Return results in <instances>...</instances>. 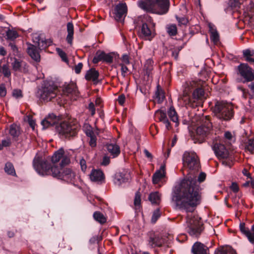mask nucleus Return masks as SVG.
<instances>
[{"mask_svg":"<svg viewBox=\"0 0 254 254\" xmlns=\"http://www.w3.org/2000/svg\"><path fill=\"white\" fill-rule=\"evenodd\" d=\"M155 116L157 119L161 122L164 121L167 119L166 114L162 110H158L155 112Z\"/></svg>","mask_w":254,"mask_h":254,"instance_id":"nucleus-40","label":"nucleus"},{"mask_svg":"<svg viewBox=\"0 0 254 254\" xmlns=\"http://www.w3.org/2000/svg\"><path fill=\"white\" fill-rule=\"evenodd\" d=\"M126 97L124 94L120 95L118 98V101L121 105H123L125 102Z\"/></svg>","mask_w":254,"mask_h":254,"instance_id":"nucleus-60","label":"nucleus"},{"mask_svg":"<svg viewBox=\"0 0 254 254\" xmlns=\"http://www.w3.org/2000/svg\"><path fill=\"white\" fill-rule=\"evenodd\" d=\"M209 32L210 34V38L214 44H217L219 41V35L215 26L212 24H209Z\"/></svg>","mask_w":254,"mask_h":254,"instance_id":"nucleus-25","label":"nucleus"},{"mask_svg":"<svg viewBox=\"0 0 254 254\" xmlns=\"http://www.w3.org/2000/svg\"><path fill=\"white\" fill-rule=\"evenodd\" d=\"M56 117L54 115H50L41 122L43 129H45L51 126L56 125Z\"/></svg>","mask_w":254,"mask_h":254,"instance_id":"nucleus-22","label":"nucleus"},{"mask_svg":"<svg viewBox=\"0 0 254 254\" xmlns=\"http://www.w3.org/2000/svg\"><path fill=\"white\" fill-rule=\"evenodd\" d=\"M38 46L39 48L45 49L49 45L47 44V42L46 41H44L43 40L39 39L37 41Z\"/></svg>","mask_w":254,"mask_h":254,"instance_id":"nucleus-47","label":"nucleus"},{"mask_svg":"<svg viewBox=\"0 0 254 254\" xmlns=\"http://www.w3.org/2000/svg\"><path fill=\"white\" fill-rule=\"evenodd\" d=\"M63 93L67 96L71 94L77 97L78 96L79 92L76 85L74 83H71L64 87Z\"/></svg>","mask_w":254,"mask_h":254,"instance_id":"nucleus-20","label":"nucleus"},{"mask_svg":"<svg viewBox=\"0 0 254 254\" xmlns=\"http://www.w3.org/2000/svg\"><path fill=\"white\" fill-rule=\"evenodd\" d=\"M239 72L247 81L254 79V70L247 64H241L238 67Z\"/></svg>","mask_w":254,"mask_h":254,"instance_id":"nucleus-13","label":"nucleus"},{"mask_svg":"<svg viewBox=\"0 0 254 254\" xmlns=\"http://www.w3.org/2000/svg\"><path fill=\"white\" fill-rule=\"evenodd\" d=\"M179 23L180 24L186 25L188 23V19L185 17L177 18Z\"/></svg>","mask_w":254,"mask_h":254,"instance_id":"nucleus-61","label":"nucleus"},{"mask_svg":"<svg viewBox=\"0 0 254 254\" xmlns=\"http://www.w3.org/2000/svg\"><path fill=\"white\" fill-rule=\"evenodd\" d=\"M206 179V174L204 172H201L200 174L199 175L198 177V180L197 181H196L197 183H201L203 182ZM197 185L199 186L198 183H197Z\"/></svg>","mask_w":254,"mask_h":254,"instance_id":"nucleus-51","label":"nucleus"},{"mask_svg":"<svg viewBox=\"0 0 254 254\" xmlns=\"http://www.w3.org/2000/svg\"><path fill=\"white\" fill-rule=\"evenodd\" d=\"M11 65L14 71L23 74L29 72V65L26 62L16 58H11Z\"/></svg>","mask_w":254,"mask_h":254,"instance_id":"nucleus-12","label":"nucleus"},{"mask_svg":"<svg viewBox=\"0 0 254 254\" xmlns=\"http://www.w3.org/2000/svg\"><path fill=\"white\" fill-rule=\"evenodd\" d=\"M67 35L66 37V41L70 45H72L73 39L74 27L73 23L71 22L67 23Z\"/></svg>","mask_w":254,"mask_h":254,"instance_id":"nucleus-27","label":"nucleus"},{"mask_svg":"<svg viewBox=\"0 0 254 254\" xmlns=\"http://www.w3.org/2000/svg\"><path fill=\"white\" fill-rule=\"evenodd\" d=\"M148 245L152 248L162 247L165 243V239L154 232L148 233Z\"/></svg>","mask_w":254,"mask_h":254,"instance_id":"nucleus-14","label":"nucleus"},{"mask_svg":"<svg viewBox=\"0 0 254 254\" xmlns=\"http://www.w3.org/2000/svg\"><path fill=\"white\" fill-rule=\"evenodd\" d=\"M83 64L81 63H78L74 67V70L76 73L79 74L81 72V70L82 68Z\"/></svg>","mask_w":254,"mask_h":254,"instance_id":"nucleus-54","label":"nucleus"},{"mask_svg":"<svg viewBox=\"0 0 254 254\" xmlns=\"http://www.w3.org/2000/svg\"><path fill=\"white\" fill-rule=\"evenodd\" d=\"M5 33L6 34L7 39L9 40H13L18 37V34L17 31L13 29H9L5 31Z\"/></svg>","mask_w":254,"mask_h":254,"instance_id":"nucleus-39","label":"nucleus"},{"mask_svg":"<svg viewBox=\"0 0 254 254\" xmlns=\"http://www.w3.org/2000/svg\"><path fill=\"white\" fill-rule=\"evenodd\" d=\"M130 174L127 171L123 172L120 173L119 175H117L116 182H115V183L120 185L123 183L127 182L130 179Z\"/></svg>","mask_w":254,"mask_h":254,"instance_id":"nucleus-28","label":"nucleus"},{"mask_svg":"<svg viewBox=\"0 0 254 254\" xmlns=\"http://www.w3.org/2000/svg\"><path fill=\"white\" fill-rule=\"evenodd\" d=\"M33 165L36 172L42 176H52L66 181H71L75 177L74 173L70 169H66L62 172L63 167L52 166L39 157L34 158Z\"/></svg>","mask_w":254,"mask_h":254,"instance_id":"nucleus-2","label":"nucleus"},{"mask_svg":"<svg viewBox=\"0 0 254 254\" xmlns=\"http://www.w3.org/2000/svg\"><path fill=\"white\" fill-rule=\"evenodd\" d=\"M188 232L191 236H198L203 230V223L198 217H193L187 221Z\"/></svg>","mask_w":254,"mask_h":254,"instance_id":"nucleus-9","label":"nucleus"},{"mask_svg":"<svg viewBox=\"0 0 254 254\" xmlns=\"http://www.w3.org/2000/svg\"><path fill=\"white\" fill-rule=\"evenodd\" d=\"M90 178L93 182H101L104 180L105 176L101 170L94 169L90 174Z\"/></svg>","mask_w":254,"mask_h":254,"instance_id":"nucleus-19","label":"nucleus"},{"mask_svg":"<svg viewBox=\"0 0 254 254\" xmlns=\"http://www.w3.org/2000/svg\"><path fill=\"white\" fill-rule=\"evenodd\" d=\"M213 112L217 118L224 121L230 120L233 116L232 105L223 101L215 102Z\"/></svg>","mask_w":254,"mask_h":254,"instance_id":"nucleus-5","label":"nucleus"},{"mask_svg":"<svg viewBox=\"0 0 254 254\" xmlns=\"http://www.w3.org/2000/svg\"><path fill=\"white\" fill-rule=\"evenodd\" d=\"M88 109L89 111L91 112V115L93 116L95 113V108L93 103L91 102L89 103L88 106Z\"/></svg>","mask_w":254,"mask_h":254,"instance_id":"nucleus-57","label":"nucleus"},{"mask_svg":"<svg viewBox=\"0 0 254 254\" xmlns=\"http://www.w3.org/2000/svg\"><path fill=\"white\" fill-rule=\"evenodd\" d=\"M9 133L13 138H17L20 134V128L16 125L12 124L10 126Z\"/></svg>","mask_w":254,"mask_h":254,"instance_id":"nucleus-35","label":"nucleus"},{"mask_svg":"<svg viewBox=\"0 0 254 254\" xmlns=\"http://www.w3.org/2000/svg\"><path fill=\"white\" fill-rule=\"evenodd\" d=\"M142 9L158 14H166L170 7L169 0H145L139 2Z\"/></svg>","mask_w":254,"mask_h":254,"instance_id":"nucleus-3","label":"nucleus"},{"mask_svg":"<svg viewBox=\"0 0 254 254\" xmlns=\"http://www.w3.org/2000/svg\"><path fill=\"white\" fill-rule=\"evenodd\" d=\"M168 115L171 120L175 123V126L179 125L178 116L174 107L171 106L168 111Z\"/></svg>","mask_w":254,"mask_h":254,"instance_id":"nucleus-30","label":"nucleus"},{"mask_svg":"<svg viewBox=\"0 0 254 254\" xmlns=\"http://www.w3.org/2000/svg\"><path fill=\"white\" fill-rule=\"evenodd\" d=\"M245 150L250 153L254 154V139L250 138L245 143Z\"/></svg>","mask_w":254,"mask_h":254,"instance_id":"nucleus-37","label":"nucleus"},{"mask_svg":"<svg viewBox=\"0 0 254 254\" xmlns=\"http://www.w3.org/2000/svg\"><path fill=\"white\" fill-rule=\"evenodd\" d=\"M217 254H236V253L232 248L226 247L219 250Z\"/></svg>","mask_w":254,"mask_h":254,"instance_id":"nucleus-41","label":"nucleus"},{"mask_svg":"<svg viewBox=\"0 0 254 254\" xmlns=\"http://www.w3.org/2000/svg\"><path fill=\"white\" fill-rule=\"evenodd\" d=\"M127 12V6L125 3H120L116 5L114 17L116 21L122 22Z\"/></svg>","mask_w":254,"mask_h":254,"instance_id":"nucleus-16","label":"nucleus"},{"mask_svg":"<svg viewBox=\"0 0 254 254\" xmlns=\"http://www.w3.org/2000/svg\"><path fill=\"white\" fill-rule=\"evenodd\" d=\"M120 65L121 66L122 75L124 77H125L126 73L128 71V68L127 67L126 64H120Z\"/></svg>","mask_w":254,"mask_h":254,"instance_id":"nucleus-50","label":"nucleus"},{"mask_svg":"<svg viewBox=\"0 0 254 254\" xmlns=\"http://www.w3.org/2000/svg\"><path fill=\"white\" fill-rule=\"evenodd\" d=\"M212 129V123L207 117L202 121V124L196 129V135L200 142H202L205 137L209 135Z\"/></svg>","mask_w":254,"mask_h":254,"instance_id":"nucleus-10","label":"nucleus"},{"mask_svg":"<svg viewBox=\"0 0 254 254\" xmlns=\"http://www.w3.org/2000/svg\"><path fill=\"white\" fill-rule=\"evenodd\" d=\"M27 52L29 56L34 61L39 62L40 61V55L37 47L30 45L27 49Z\"/></svg>","mask_w":254,"mask_h":254,"instance_id":"nucleus-21","label":"nucleus"},{"mask_svg":"<svg viewBox=\"0 0 254 254\" xmlns=\"http://www.w3.org/2000/svg\"><path fill=\"white\" fill-rule=\"evenodd\" d=\"M6 94V90L5 85L3 84L0 85V96L4 97Z\"/></svg>","mask_w":254,"mask_h":254,"instance_id":"nucleus-52","label":"nucleus"},{"mask_svg":"<svg viewBox=\"0 0 254 254\" xmlns=\"http://www.w3.org/2000/svg\"><path fill=\"white\" fill-rule=\"evenodd\" d=\"M100 61L111 64L113 61V56L111 53L106 54L103 51L98 50L96 52L92 62L94 64H97Z\"/></svg>","mask_w":254,"mask_h":254,"instance_id":"nucleus-15","label":"nucleus"},{"mask_svg":"<svg viewBox=\"0 0 254 254\" xmlns=\"http://www.w3.org/2000/svg\"><path fill=\"white\" fill-rule=\"evenodd\" d=\"M37 157H39L38 156ZM39 158L43 161H46L48 164H51L52 166H57L56 164L59 162V161L62 159L61 162L60 163V167H64L67 164H68L70 162V159L68 155L65 153L64 151L63 148H61L59 149L58 151H56L54 155L52 156L51 158V161L52 162V164L49 163L46 160H43L41 157Z\"/></svg>","mask_w":254,"mask_h":254,"instance_id":"nucleus-11","label":"nucleus"},{"mask_svg":"<svg viewBox=\"0 0 254 254\" xmlns=\"http://www.w3.org/2000/svg\"><path fill=\"white\" fill-rule=\"evenodd\" d=\"M56 51L64 62H68V59L67 58L66 54L64 51H63L62 49L59 48H56Z\"/></svg>","mask_w":254,"mask_h":254,"instance_id":"nucleus-42","label":"nucleus"},{"mask_svg":"<svg viewBox=\"0 0 254 254\" xmlns=\"http://www.w3.org/2000/svg\"><path fill=\"white\" fill-rule=\"evenodd\" d=\"M161 195L158 191L150 193L148 199L153 204H159L161 201Z\"/></svg>","mask_w":254,"mask_h":254,"instance_id":"nucleus-31","label":"nucleus"},{"mask_svg":"<svg viewBox=\"0 0 254 254\" xmlns=\"http://www.w3.org/2000/svg\"><path fill=\"white\" fill-rule=\"evenodd\" d=\"M192 89H194L192 93V98L189 99L188 104L194 108L198 105L199 103H198L197 101L202 99L204 96V90L199 87V83L197 81H191L190 82L186 88V90L189 91Z\"/></svg>","mask_w":254,"mask_h":254,"instance_id":"nucleus-6","label":"nucleus"},{"mask_svg":"<svg viewBox=\"0 0 254 254\" xmlns=\"http://www.w3.org/2000/svg\"><path fill=\"white\" fill-rule=\"evenodd\" d=\"M58 88L54 84H45L38 91V94L41 99L48 102L54 98L57 94Z\"/></svg>","mask_w":254,"mask_h":254,"instance_id":"nucleus-8","label":"nucleus"},{"mask_svg":"<svg viewBox=\"0 0 254 254\" xmlns=\"http://www.w3.org/2000/svg\"><path fill=\"white\" fill-rule=\"evenodd\" d=\"M154 26L155 24L153 22L151 17L147 14L144 15L142 19L141 35L148 39L152 38Z\"/></svg>","mask_w":254,"mask_h":254,"instance_id":"nucleus-7","label":"nucleus"},{"mask_svg":"<svg viewBox=\"0 0 254 254\" xmlns=\"http://www.w3.org/2000/svg\"><path fill=\"white\" fill-rule=\"evenodd\" d=\"M79 129V125L70 121H64L57 123L55 127V130L61 138H68L76 135Z\"/></svg>","mask_w":254,"mask_h":254,"instance_id":"nucleus-4","label":"nucleus"},{"mask_svg":"<svg viewBox=\"0 0 254 254\" xmlns=\"http://www.w3.org/2000/svg\"><path fill=\"white\" fill-rule=\"evenodd\" d=\"M165 175V165L161 166L159 170L154 174L152 177V182L154 184H158Z\"/></svg>","mask_w":254,"mask_h":254,"instance_id":"nucleus-23","label":"nucleus"},{"mask_svg":"<svg viewBox=\"0 0 254 254\" xmlns=\"http://www.w3.org/2000/svg\"><path fill=\"white\" fill-rule=\"evenodd\" d=\"M107 149L114 157L117 156L120 153V147L116 144H107Z\"/></svg>","mask_w":254,"mask_h":254,"instance_id":"nucleus-29","label":"nucleus"},{"mask_svg":"<svg viewBox=\"0 0 254 254\" xmlns=\"http://www.w3.org/2000/svg\"><path fill=\"white\" fill-rule=\"evenodd\" d=\"M153 61L151 59L146 60L144 65V74L147 76L148 79L152 77V70L153 69Z\"/></svg>","mask_w":254,"mask_h":254,"instance_id":"nucleus-26","label":"nucleus"},{"mask_svg":"<svg viewBox=\"0 0 254 254\" xmlns=\"http://www.w3.org/2000/svg\"><path fill=\"white\" fill-rule=\"evenodd\" d=\"M80 165L82 171L85 172L86 170L87 166L86 161L83 158L80 159Z\"/></svg>","mask_w":254,"mask_h":254,"instance_id":"nucleus-53","label":"nucleus"},{"mask_svg":"<svg viewBox=\"0 0 254 254\" xmlns=\"http://www.w3.org/2000/svg\"><path fill=\"white\" fill-rule=\"evenodd\" d=\"M165 93L159 85L157 86L155 92V99L158 103H161L165 99Z\"/></svg>","mask_w":254,"mask_h":254,"instance_id":"nucleus-32","label":"nucleus"},{"mask_svg":"<svg viewBox=\"0 0 254 254\" xmlns=\"http://www.w3.org/2000/svg\"><path fill=\"white\" fill-rule=\"evenodd\" d=\"M167 33L170 36H176L178 33L177 27L175 24H168L166 27Z\"/></svg>","mask_w":254,"mask_h":254,"instance_id":"nucleus-36","label":"nucleus"},{"mask_svg":"<svg viewBox=\"0 0 254 254\" xmlns=\"http://www.w3.org/2000/svg\"><path fill=\"white\" fill-rule=\"evenodd\" d=\"M247 238L251 243L254 244V225L252 226Z\"/></svg>","mask_w":254,"mask_h":254,"instance_id":"nucleus-43","label":"nucleus"},{"mask_svg":"<svg viewBox=\"0 0 254 254\" xmlns=\"http://www.w3.org/2000/svg\"><path fill=\"white\" fill-rule=\"evenodd\" d=\"M89 143L90 146L92 147H95L96 146V136H92L90 138Z\"/></svg>","mask_w":254,"mask_h":254,"instance_id":"nucleus-55","label":"nucleus"},{"mask_svg":"<svg viewBox=\"0 0 254 254\" xmlns=\"http://www.w3.org/2000/svg\"><path fill=\"white\" fill-rule=\"evenodd\" d=\"M240 229L241 232L247 237L248 234L250 232V230L248 228L245 227V223H241L240 225Z\"/></svg>","mask_w":254,"mask_h":254,"instance_id":"nucleus-46","label":"nucleus"},{"mask_svg":"<svg viewBox=\"0 0 254 254\" xmlns=\"http://www.w3.org/2000/svg\"><path fill=\"white\" fill-rule=\"evenodd\" d=\"M230 5L232 7H239L241 2L238 0H230Z\"/></svg>","mask_w":254,"mask_h":254,"instance_id":"nucleus-56","label":"nucleus"},{"mask_svg":"<svg viewBox=\"0 0 254 254\" xmlns=\"http://www.w3.org/2000/svg\"><path fill=\"white\" fill-rule=\"evenodd\" d=\"M121 60L122 62V64H129L130 63L129 57L127 54L123 55Z\"/></svg>","mask_w":254,"mask_h":254,"instance_id":"nucleus-48","label":"nucleus"},{"mask_svg":"<svg viewBox=\"0 0 254 254\" xmlns=\"http://www.w3.org/2000/svg\"><path fill=\"white\" fill-rule=\"evenodd\" d=\"M162 123L165 125L166 128L168 130H170L171 129L172 127L171 126V124L169 121L168 118L165 120L164 121L162 122Z\"/></svg>","mask_w":254,"mask_h":254,"instance_id":"nucleus-62","label":"nucleus"},{"mask_svg":"<svg viewBox=\"0 0 254 254\" xmlns=\"http://www.w3.org/2000/svg\"><path fill=\"white\" fill-rule=\"evenodd\" d=\"M212 149L216 155L219 158L224 159L228 157V151L222 144L215 143L212 146Z\"/></svg>","mask_w":254,"mask_h":254,"instance_id":"nucleus-17","label":"nucleus"},{"mask_svg":"<svg viewBox=\"0 0 254 254\" xmlns=\"http://www.w3.org/2000/svg\"><path fill=\"white\" fill-rule=\"evenodd\" d=\"M161 216V213L160 209L159 208L155 210L152 215V218H151V222L153 223H156L157 220L158 219V218Z\"/></svg>","mask_w":254,"mask_h":254,"instance_id":"nucleus-44","label":"nucleus"},{"mask_svg":"<svg viewBox=\"0 0 254 254\" xmlns=\"http://www.w3.org/2000/svg\"><path fill=\"white\" fill-rule=\"evenodd\" d=\"M5 172L8 175L15 176L16 173L12 164L10 162H7L4 167Z\"/></svg>","mask_w":254,"mask_h":254,"instance_id":"nucleus-38","label":"nucleus"},{"mask_svg":"<svg viewBox=\"0 0 254 254\" xmlns=\"http://www.w3.org/2000/svg\"><path fill=\"white\" fill-rule=\"evenodd\" d=\"M208 249L203 244L197 242L195 243L191 249L193 254H207Z\"/></svg>","mask_w":254,"mask_h":254,"instance_id":"nucleus-18","label":"nucleus"},{"mask_svg":"<svg viewBox=\"0 0 254 254\" xmlns=\"http://www.w3.org/2000/svg\"><path fill=\"white\" fill-rule=\"evenodd\" d=\"M94 219L101 224L105 223L107 221L106 217L100 211H95L93 214Z\"/></svg>","mask_w":254,"mask_h":254,"instance_id":"nucleus-34","label":"nucleus"},{"mask_svg":"<svg viewBox=\"0 0 254 254\" xmlns=\"http://www.w3.org/2000/svg\"><path fill=\"white\" fill-rule=\"evenodd\" d=\"M99 76V73L97 70L95 68H91L87 71L85 78L88 81L91 80L95 83H97Z\"/></svg>","mask_w":254,"mask_h":254,"instance_id":"nucleus-24","label":"nucleus"},{"mask_svg":"<svg viewBox=\"0 0 254 254\" xmlns=\"http://www.w3.org/2000/svg\"><path fill=\"white\" fill-rule=\"evenodd\" d=\"M182 160L188 174L175 187L172 199L178 208L189 211L190 207H195L200 202V188L197 185L195 175L200 169V163L198 156L193 151H185Z\"/></svg>","mask_w":254,"mask_h":254,"instance_id":"nucleus-1","label":"nucleus"},{"mask_svg":"<svg viewBox=\"0 0 254 254\" xmlns=\"http://www.w3.org/2000/svg\"><path fill=\"white\" fill-rule=\"evenodd\" d=\"M243 53L244 57L247 62L250 63H254V58L252 57L254 56V51L247 49L244 50Z\"/></svg>","mask_w":254,"mask_h":254,"instance_id":"nucleus-33","label":"nucleus"},{"mask_svg":"<svg viewBox=\"0 0 254 254\" xmlns=\"http://www.w3.org/2000/svg\"><path fill=\"white\" fill-rule=\"evenodd\" d=\"M230 188L231 190L235 193L237 192L239 190V186L236 183H232Z\"/></svg>","mask_w":254,"mask_h":254,"instance_id":"nucleus-58","label":"nucleus"},{"mask_svg":"<svg viewBox=\"0 0 254 254\" xmlns=\"http://www.w3.org/2000/svg\"><path fill=\"white\" fill-rule=\"evenodd\" d=\"M9 46L11 48V49L13 51V52L15 53L17 52L18 49L14 43H10L9 44Z\"/></svg>","mask_w":254,"mask_h":254,"instance_id":"nucleus-64","label":"nucleus"},{"mask_svg":"<svg viewBox=\"0 0 254 254\" xmlns=\"http://www.w3.org/2000/svg\"><path fill=\"white\" fill-rule=\"evenodd\" d=\"M11 144V141L9 139H6L2 140L1 146H2V148L3 147H8Z\"/></svg>","mask_w":254,"mask_h":254,"instance_id":"nucleus-59","label":"nucleus"},{"mask_svg":"<svg viewBox=\"0 0 254 254\" xmlns=\"http://www.w3.org/2000/svg\"><path fill=\"white\" fill-rule=\"evenodd\" d=\"M12 95L16 98H21L23 96L22 91L19 89H14L12 92Z\"/></svg>","mask_w":254,"mask_h":254,"instance_id":"nucleus-49","label":"nucleus"},{"mask_svg":"<svg viewBox=\"0 0 254 254\" xmlns=\"http://www.w3.org/2000/svg\"><path fill=\"white\" fill-rule=\"evenodd\" d=\"M110 163V158L108 157L104 156L103 157L102 164L104 166L108 165Z\"/></svg>","mask_w":254,"mask_h":254,"instance_id":"nucleus-63","label":"nucleus"},{"mask_svg":"<svg viewBox=\"0 0 254 254\" xmlns=\"http://www.w3.org/2000/svg\"><path fill=\"white\" fill-rule=\"evenodd\" d=\"M141 203V195L139 191L135 193L134 199V204L135 206H139Z\"/></svg>","mask_w":254,"mask_h":254,"instance_id":"nucleus-45","label":"nucleus"}]
</instances>
